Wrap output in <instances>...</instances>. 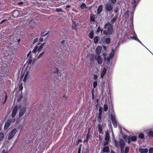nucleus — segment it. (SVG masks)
Segmentation results:
<instances>
[{
    "label": "nucleus",
    "instance_id": "51",
    "mask_svg": "<svg viewBox=\"0 0 153 153\" xmlns=\"http://www.w3.org/2000/svg\"><path fill=\"white\" fill-rule=\"evenodd\" d=\"M81 147L79 146V148L78 149V153H81Z\"/></svg>",
    "mask_w": 153,
    "mask_h": 153
},
{
    "label": "nucleus",
    "instance_id": "31",
    "mask_svg": "<svg viewBox=\"0 0 153 153\" xmlns=\"http://www.w3.org/2000/svg\"><path fill=\"white\" fill-rule=\"evenodd\" d=\"M77 26L76 23L73 22L72 27L74 29H76V27Z\"/></svg>",
    "mask_w": 153,
    "mask_h": 153
},
{
    "label": "nucleus",
    "instance_id": "17",
    "mask_svg": "<svg viewBox=\"0 0 153 153\" xmlns=\"http://www.w3.org/2000/svg\"><path fill=\"white\" fill-rule=\"evenodd\" d=\"M137 139V137L135 136H132L131 137H130L129 139V140L128 141V143H129L131 141H135Z\"/></svg>",
    "mask_w": 153,
    "mask_h": 153
},
{
    "label": "nucleus",
    "instance_id": "64",
    "mask_svg": "<svg viewBox=\"0 0 153 153\" xmlns=\"http://www.w3.org/2000/svg\"><path fill=\"white\" fill-rule=\"evenodd\" d=\"M111 153H115V152L114 151H111Z\"/></svg>",
    "mask_w": 153,
    "mask_h": 153
},
{
    "label": "nucleus",
    "instance_id": "16",
    "mask_svg": "<svg viewBox=\"0 0 153 153\" xmlns=\"http://www.w3.org/2000/svg\"><path fill=\"white\" fill-rule=\"evenodd\" d=\"M62 44L64 46V49L66 48L68 49L69 48V45L68 44V42L66 40H64L61 42Z\"/></svg>",
    "mask_w": 153,
    "mask_h": 153
},
{
    "label": "nucleus",
    "instance_id": "10",
    "mask_svg": "<svg viewBox=\"0 0 153 153\" xmlns=\"http://www.w3.org/2000/svg\"><path fill=\"white\" fill-rule=\"evenodd\" d=\"M95 58L99 64H101L102 63V59L101 56L96 55L95 56Z\"/></svg>",
    "mask_w": 153,
    "mask_h": 153
},
{
    "label": "nucleus",
    "instance_id": "5",
    "mask_svg": "<svg viewBox=\"0 0 153 153\" xmlns=\"http://www.w3.org/2000/svg\"><path fill=\"white\" fill-rule=\"evenodd\" d=\"M29 70L27 68H23L22 70L21 75L22 76L24 77L23 81L25 82L29 77Z\"/></svg>",
    "mask_w": 153,
    "mask_h": 153
},
{
    "label": "nucleus",
    "instance_id": "30",
    "mask_svg": "<svg viewBox=\"0 0 153 153\" xmlns=\"http://www.w3.org/2000/svg\"><path fill=\"white\" fill-rule=\"evenodd\" d=\"M129 136H128V135H125L123 136L124 139L126 140H128V141L129 140Z\"/></svg>",
    "mask_w": 153,
    "mask_h": 153
},
{
    "label": "nucleus",
    "instance_id": "32",
    "mask_svg": "<svg viewBox=\"0 0 153 153\" xmlns=\"http://www.w3.org/2000/svg\"><path fill=\"white\" fill-rule=\"evenodd\" d=\"M104 109L105 111H106L108 110V106L106 104H105L104 106Z\"/></svg>",
    "mask_w": 153,
    "mask_h": 153
},
{
    "label": "nucleus",
    "instance_id": "59",
    "mask_svg": "<svg viewBox=\"0 0 153 153\" xmlns=\"http://www.w3.org/2000/svg\"><path fill=\"white\" fill-rule=\"evenodd\" d=\"M71 6L70 5H68L66 6V8H69Z\"/></svg>",
    "mask_w": 153,
    "mask_h": 153
},
{
    "label": "nucleus",
    "instance_id": "18",
    "mask_svg": "<svg viewBox=\"0 0 153 153\" xmlns=\"http://www.w3.org/2000/svg\"><path fill=\"white\" fill-rule=\"evenodd\" d=\"M102 48V47L100 46H98L97 47L96 49V52L97 54H100Z\"/></svg>",
    "mask_w": 153,
    "mask_h": 153
},
{
    "label": "nucleus",
    "instance_id": "9",
    "mask_svg": "<svg viewBox=\"0 0 153 153\" xmlns=\"http://www.w3.org/2000/svg\"><path fill=\"white\" fill-rule=\"evenodd\" d=\"M16 128L13 129L10 134L8 137V139L10 140L12 138L16 132Z\"/></svg>",
    "mask_w": 153,
    "mask_h": 153
},
{
    "label": "nucleus",
    "instance_id": "49",
    "mask_svg": "<svg viewBox=\"0 0 153 153\" xmlns=\"http://www.w3.org/2000/svg\"><path fill=\"white\" fill-rule=\"evenodd\" d=\"M100 30H101V29H100V27H99L97 30V31L96 32V33L97 34L99 32H100Z\"/></svg>",
    "mask_w": 153,
    "mask_h": 153
},
{
    "label": "nucleus",
    "instance_id": "22",
    "mask_svg": "<svg viewBox=\"0 0 153 153\" xmlns=\"http://www.w3.org/2000/svg\"><path fill=\"white\" fill-rule=\"evenodd\" d=\"M103 150V152H108L109 151V147L108 146H104Z\"/></svg>",
    "mask_w": 153,
    "mask_h": 153
},
{
    "label": "nucleus",
    "instance_id": "15",
    "mask_svg": "<svg viewBox=\"0 0 153 153\" xmlns=\"http://www.w3.org/2000/svg\"><path fill=\"white\" fill-rule=\"evenodd\" d=\"M26 111V108L25 107H24L21 109L20 110L19 113V116L20 117H22L24 114L25 112Z\"/></svg>",
    "mask_w": 153,
    "mask_h": 153
},
{
    "label": "nucleus",
    "instance_id": "33",
    "mask_svg": "<svg viewBox=\"0 0 153 153\" xmlns=\"http://www.w3.org/2000/svg\"><path fill=\"white\" fill-rule=\"evenodd\" d=\"M4 134L3 133L0 132V141L3 139Z\"/></svg>",
    "mask_w": 153,
    "mask_h": 153
},
{
    "label": "nucleus",
    "instance_id": "26",
    "mask_svg": "<svg viewBox=\"0 0 153 153\" xmlns=\"http://www.w3.org/2000/svg\"><path fill=\"white\" fill-rule=\"evenodd\" d=\"M19 14V12L17 10L14 11L13 13V16L14 17H16V16L18 15Z\"/></svg>",
    "mask_w": 153,
    "mask_h": 153
},
{
    "label": "nucleus",
    "instance_id": "11",
    "mask_svg": "<svg viewBox=\"0 0 153 153\" xmlns=\"http://www.w3.org/2000/svg\"><path fill=\"white\" fill-rule=\"evenodd\" d=\"M18 108L19 107L17 106H16L14 107L12 115V116L13 117L15 116Z\"/></svg>",
    "mask_w": 153,
    "mask_h": 153
},
{
    "label": "nucleus",
    "instance_id": "48",
    "mask_svg": "<svg viewBox=\"0 0 153 153\" xmlns=\"http://www.w3.org/2000/svg\"><path fill=\"white\" fill-rule=\"evenodd\" d=\"M89 137V136L88 134L87 137H86V139L85 140V141L86 142H87L88 140V139Z\"/></svg>",
    "mask_w": 153,
    "mask_h": 153
},
{
    "label": "nucleus",
    "instance_id": "25",
    "mask_svg": "<svg viewBox=\"0 0 153 153\" xmlns=\"http://www.w3.org/2000/svg\"><path fill=\"white\" fill-rule=\"evenodd\" d=\"M148 136L149 137H153V131L152 130H150L148 132Z\"/></svg>",
    "mask_w": 153,
    "mask_h": 153
},
{
    "label": "nucleus",
    "instance_id": "58",
    "mask_svg": "<svg viewBox=\"0 0 153 153\" xmlns=\"http://www.w3.org/2000/svg\"><path fill=\"white\" fill-rule=\"evenodd\" d=\"M116 19H117V18H116V19H115L114 18L112 20H111L112 22H113V21H115L116 20Z\"/></svg>",
    "mask_w": 153,
    "mask_h": 153
},
{
    "label": "nucleus",
    "instance_id": "42",
    "mask_svg": "<svg viewBox=\"0 0 153 153\" xmlns=\"http://www.w3.org/2000/svg\"><path fill=\"white\" fill-rule=\"evenodd\" d=\"M56 11L57 12H63L62 8H56Z\"/></svg>",
    "mask_w": 153,
    "mask_h": 153
},
{
    "label": "nucleus",
    "instance_id": "12",
    "mask_svg": "<svg viewBox=\"0 0 153 153\" xmlns=\"http://www.w3.org/2000/svg\"><path fill=\"white\" fill-rule=\"evenodd\" d=\"M132 39H134V40H135L138 42H139L140 43L143 45V44L140 41V40L138 39L137 37V35L135 32H134V36H130Z\"/></svg>",
    "mask_w": 153,
    "mask_h": 153
},
{
    "label": "nucleus",
    "instance_id": "45",
    "mask_svg": "<svg viewBox=\"0 0 153 153\" xmlns=\"http://www.w3.org/2000/svg\"><path fill=\"white\" fill-rule=\"evenodd\" d=\"M48 34V32H47L45 33H41V35L43 36H46Z\"/></svg>",
    "mask_w": 153,
    "mask_h": 153
},
{
    "label": "nucleus",
    "instance_id": "36",
    "mask_svg": "<svg viewBox=\"0 0 153 153\" xmlns=\"http://www.w3.org/2000/svg\"><path fill=\"white\" fill-rule=\"evenodd\" d=\"M139 137L142 139H143L144 138V135L142 133H140L139 134Z\"/></svg>",
    "mask_w": 153,
    "mask_h": 153
},
{
    "label": "nucleus",
    "instance_id": "21",
    "mask_svg": "<svg viewBox=\"0 0 153 153\" xmlns=\"http://www.w3.org/2000/svg\"><path fill=\"white\" fill-rule=\"evenodd\" d=\"M106 72V69L105 68H104L103 70H102V72L101 74L100 77L102 78L105 74Z\"/></svg>",
    "mask_w": 153,
    "mask_h": 153
},
{
    "label": "nucleus",
    "instance_id": "39",
    "mask_svg": "<svg viewBox=\"0 0 153 153\" xmlns=\"http://www.w3.org/2000/svg\"><path fill=\"white\" fill-rule=\"evenodd\" d=\"M99 114L100 115H102V108L101 107H100L99 109Z\"/></svg>",
    "mask_w": 153,
    "mask_h": 153
},
{
    "label": "nucleus",
    "instance_id": "47",
    "mask_svg": "<svg viewBox=\"0 0 153 153\" xmlns=\"http://www.w3.org/2000/svg\"><path fill=\"white\" fill-rule=\"evenodd\" d=\"M93 78L94 79H96L98 78V76L97 75L94 74L93 76Z\"/></svg>",
    "mask_w": 153,
    "mask_h": 153
},
{
    "label": "nucleus",
    "instance_id": "8",
    "mask_svg": "<svg viewBox=\"0 0 153 153\" xmlns=\"http://www.w3.org/2000/svg\"><path fill=\"white\" fill-rule=\"evenodd\" d=\"M111 120L114 127L115 128H117V122L116 120L115 116L113 114H111Z\"/></svg>",
    "mask_w": 153,
    "mask_h": 153
},
{
    "label": "nucleus",
    "instance_id": "57",
    "mask_svg": "<svg viewBox=\"0 0 153 153\" xmlns=\"http://www.w3.org/2000/svg\"><path fill=\"white\" fill-rule=\"evenodd\" d=\"M6 20H3V21H2L0 23V24H1V23H3L5 21H6Z\"/></svg>",
    "mask_w": 153,
    "mask_h": 153
},
{
    "label": "nucleus",
    "instance_id": "43",
    "mask_svg": "<svg viewBox=\"0 0 153 153\" xmlns=\"http://www.w3.org/2000/svg\"><path fill=\"white\" fill-rule=\"evenodd\" d=\"M149 153H153V147L150 148L149 150Z\"/></svg>",
    "mask_w": 153,
    "mask_h": 153
},
{
    "label": "nucleus",
    "instance_id": "28",
    "mask_svg": "<svg viewBox=\"0 0 153 153\" xmlns=\"http://www.w3.org/2000/svg\"><path fill=\"white\" fill-rule=\"evenodd\" d=\"M109 139V134L107 133L106 134L105 140L106 141H108Z\"/></svg>",
    "mask_w": 153,
    "mask_h": 153
},
{
    "label": "nucleus",
    "instance_id": "4",
    "mask_svg": "<svg viewBox=\"0 0 153 153\" xmlns=\"http://www.w3.org/2000/svg\"><path fill=\"white\" fill-rule=\"evenodd\" d=\"M105 30L103 33L105 34H111L113 32L112 25L109 23H107L105 26Z\"/></svg>",
    "mask_w": 153,
    "mask_h": 153
},
{
    "label": "nucleus",
    "instance_id": "53",
    "mask_svg": "<svg viewBox=\"0 0 153 153\" xmlns=\"http://www.w3.org/2000/svg\"><path fill=\"white\" fill-rule=\"evenodd\" d=\"M108 141L105 142H104V146H106L108 145Z\"/></svg>",
    "mask_w": 153,
    "mask_h": 153
},
{
    "label": "nucleus",
    "instance_id": "14",
    "mask_svg": "<svg viewBox=\"0 0 153 153\" xmlns=\"http://www.w3.org/2000/svg\"><path fill=\"white\" fill-rule=\"evenodd\" d=\"M11 121L10 120H7L5 123L4 128V130L7 129L9 126H10L11 123Z\"/></svg>",
    "mask_w": 153,
    "mask_h": 153
},
{
    "label": "nucleus",
    "instance_id": "3",
    "mask_svg": "<svg viewBox=\"0 0 153 153\" xmlns=\"http://www.w3.org/2000/svg\"><path fill=\"white\" fill-rule=\"evenodd\" d=\"M115 146L117 149H121V152L124 151V147L125 145V142L124 140L122 139H120L119 141H117L116 140L114 141Z\"/></svg>",
    "mask_w": 153,
    "mask_h": 153
},
{
    "label": "nucleus",
    "instance_id": "23",
    "mask_svg": "<svg viewBox=\"0 0 153 153\" xmlns=\"http://www.w3.org/2000/svg\"><path fill=\"white\" fill-rule=\"evenodd\" d=\"M102 6L100 5L98 7L97 9V13L100 14L102 11Z\"/></svg>",
    "mask_w": 153,
    "mask_h": 153
},
{
    "label": "nucleus",
    "instance_id": "34",
    "mask_svg": "<svg viewBox=\"0 0 153 153\" xmlns=\"http://www.w3.org/2000/svg\"><path fill=\"white\" fill-rule=\"evenodd\" d=\"M44 52H42L41 53H40L39 55L37 57V58H36V59H38L40 57H41L44 54Z\"/></svg>",
    "mask_w": 153,
    "mask_h": 153
},
{
    "label": "nucleus",
    "instance_id": "24",
    "mask_svg": "<svg viewBox=\"0 0 153 153\" xmlns=\"http://www.w3.org/2000/svg\"><path fill=\"white\" fill-rule=\"evenodd\" d=\"M80 8L82 9H83L84 8H87L85 4L84 3H82L81 4H80Z\"/></svg>",
    "mask_w": 153,
    "mask_h": 153
},
{
    "label": "nucleus",
    "instance_id": "1",
    "mask_svg": "<svg viewBox=\"0 0 153 153\" xmlns=\"http://www.w3.org/2000/svg\"><path fill=\"white\" fill-rule=\"evenodd\" d=\"M103 53L102 55L105 61H107V64L108 66H110L112 63V59L114 56L115 51L114 50H113L112 52L110 53L109 56L107 57V48L105 46H103Z\"/></svg>",
    "mask_w": 153,
    "mask_h": 153
},
{
    "label": "nucleus",
    "instance_id": "41",
    "mask_svg": "<svg viewBox=\"0 0 153 153\" xmlns=\"http://www.w3.org/2000/svg\"><path fill=\"white\" fill-rule=\"evenodd\" d=\"M131 3L132 4L134 5V6H136L137 4L136 0H132Z\"/></svg>",
    "mask_w": 153,
    "mask_h": 153
},
{
    "label": "nucleus",
    "instance_id": "38",
    "mask_svg": "<svg viewBox=\"0 0 153 153\" xmlns=\"http://www.w3.org/2000/svg\"><path fill=\"white\" fill-rule=\"evenodd\" d=\"M94 41L95 43H97L98 42V38L97 37H96L94 38Z\"/></svg>",
    "mask_w": 153,
    "mask_h": 153
},
{
    "label": "nucleus",
    "instance_id": "35",
    "mask_svg": "<svg viewBox=\"0 0 153 153\" xmlns=\"http://www.w3.org/2000/svg\"><path fill=\"white\" fill-rule=\"evenodd\" d=\"M129 147L127 146L125 148V153H128L129 152Z\"/></svg>",
    "mask_w": 153,
    "mask_h": 153
},
{
    "label": "nucleus",
    "instance_id": "37",
    "mask_svg": "<svg viewBox=\"0 0 153 153\" xmlns=\"http://www.w3.org/2000/svg\"><path fill=\"white\" fill-rule=\"evenodd\" d=\"M97 83L96 81H94L93 82V87L94 88H95L97 86Z\"/></svg>",
    "mask_w": 153,
    "mask_h": 153
},
{
    "label": "nucleus",
    "instance_id": "63",
    "mask_svg": "<svg viewBox=\"0 0 153 153\" xmlns=\"http://www.w3.org/2000/svg\"><path fill=\"white\" fill-rule=\"evenodd\" d=\"M72 10H73V11H74L76 12H77V11H76V9H73Z\"/></svg>",
    "mask_w": 153,
    "mask_h": 153
},
{
    "label": "nucleus",
    "instance_id": "20",
    "mask_svg": "<svg viewBox=\"0 0 153 153\" xmlns=\"http://www.w3.org/2000/svg\"><path fill=\"white\" fill-rule=\"evenodd\" d=\"M113 6L110 4H108L106 6V10L108 11H111L112 9Z\"/></svg>",
    "mask_w": 153,
    "mask_h": 153
},
{
    "label": "nucleus",
    "instance_id": "60",
    "mask_svg": "<svg viewBox=\"0 0 153 153\" xmlns=\"http://www.w3.org/2000/svg\"><path fill=\"white\" fill-rule=\"evenodd\" d=\"M19 4H23V2H20L19 3Z\"/></svg>",
    "mask_w": 153,
    "mask_h": 153
},
{
    "label": "nucleus",
    "instance_id": "50",
    "mask_svg": "<svg viewBox=\"0 0 153 153\" xmlns=\"http://www.w3.org/2000/svg\"><path fill=\"white\" fill-rule=\"evenodd\" d=\"M38 40V38H36L33 41V43L36 42Z\"/></svg>",
    "mask_w": 153,
    "mask_h": 153
},
{
    "label": "nucleus",
    "instance_id": "2",
    "mask_svg": "<svg viewBox=\"0 0 153 153\" xmlns=\"http://www.w3.org/2000/svg\"><path fill=\"white\" fill-rule=\"evenodd\" d=\"M44 43H42L41 45H40L39 47L38 46H35L33 51H30L27 55V57L30 56V57L32 59L35 58L36 59L37 56L39 53L42 50Z\"/></svg>",
    "mask_w": 153,
    "mask_h": 153
},
{
    "label": "nucleus",
    "instance_id": "55",
    "mask_svg": "<svg viewBox=\"0 0 153 153\" xmlns=\"http://www.w3.org/2000/svg\"><path fill=\"white\" fill-rule=\"evenodd\" d=\"M1 153H6V150L5 149H3L1 152Z\"/></svg>",
    "mask_w": 153,
    "mask_h": 153
},
{
    "label": "nucleus",
    "instance_id": "40",
    "mask_svg": "<svg viewBox=\"0 0 153 153\" xmlns=\"http://www.w3.org/2000/svg\"><path fill=\"white\" fill-rule=\"evenodd\" d=\"M110 42V39L109 38H106L105 39V42L107 44H109Z\"/></svg>",
    "mask_w": 153,
    "mask_h": 153
},
{
    "label": "nucleus",
    "instance_id": "61",
    "mask_svg": "<svg viewBox=\"0 0 153 153\" xmlns=\"http://www.w3.org/2000/svg\"><path fill=\"white\" fill-rule=\"evenodd\" d=\"M116 0H111L112 2L113 3H114L116 2Z\"/></svg>",
    "mask_w": 153,
    "mask_h": 153
},
{
    "label": "nucleus",
    "instance_id": "62",
    "mask_svg": "<svg viewBox=\"0 0 153 153\" xmlns=\"http://www.w3.org/2000/svg\"><path fill=\"white\" fill-rule=\"evenodd\" d=\"M7 98V95L6 94V96H5V101H4V103H5V102L6 101Z\"/></svg>",
    "mask_w": 153,
    "mask_h": 153
},
{
    "label": "nucleus",
    "instance_id": "29",
    "mask_svg": "<svg viewBox=\"0 0 153 153\" xmlns=\"http://www.w3.org/2000/svg\"><path fill=\"white\" fill-rule=\"evenodd\" d=\"M94 32L93 31H91L89 33V37L91 39L93 38L94 36Z\"/></svg>",
    "mask_w": 153,
    "mask_h": 153
},
{
    "label": "nucleus",
    "instance_id": "44",
    "mask_svg": "<svg viewBox=\"0 0 153 153\" xmlns=\"http://www.w3.org/2000/svg\"><path fill=\"white\" fill-rule=\"evenodd\" d=\"M19 90H22L23 88V87L22 86V84H19Z\"/></svg>",
    "mask_w": 153,
    "mask_h": 153
},
{
    "label": "nucleus",
    "instance_id": "6",
    "mask_svg": "<svg viewBox=\"0 0 153 153\" xmlns=\"http://www.w3.org/2000/svg\"><path fill=\"white\" fill-rule=\"evenodd\" d=\"M65 62L63 61H60V62L59 61L57 62L56 61L54 60L50 62L48 66H55L57 65V66H62L63 65L65 64Z\"/></svg>",
    "mask_w": 153,
    "mask_h": 153
},
{
    "label": "nucleus",
    "instance_id": "27",
    "mask_svg": "<svg viewBox=\"0 0 153 153\" xmlns=\"http://www.w3.org/2000/svg\"><path fill=\"white\" fill-rule=\"evenodd\" d=\"M98 130L100 134H103V132H102V128L101 125H99L98 126Z\"/></svg>",
    "mask_w": 153,
    "mask_h": 153
},
{
    "label": "nucleus",
    "instance_id": "56",
    "mask_svg": "<svg viewBox=\"0 0 153 153\" xmlns=\"http://www.w3.org/2000/svg\"><path fill=\"white\" fill-rule=\"evenodd\" d=\"M114 12H115L116 13H117L118 12V9H116L115 10V11H114Z\"/></svg>",
    "mask_w": 153,
    "mask_h": 153
},
{
    "label": "nucleus",
    "instance_id": "52",
    "mask_svg": "<svg viewBox=\"0 0 153 153\" xmlns=\"http://www.w3.org/2000/svg\"><path fill=\"white\" fill-rule=\"evenodd\" d=\"M102 117L101 116V115H100V114H99V116H98V118L101 120L102 119Z\"/></svg>",
    "mask_w": 153,
    "mask_h": 153
},
{
    "label": "nucleus",
    "instance_id": "13",
    "mask_svg": "<svg viewBox=\"0 0 153 153\" xmlns=\"http://www.w3.org/2000/svg\"><path fill=\"white\" fill-rule=\"evenodd\" d=\"M139 150L140 153H147L148 151V149H143L141 147L139 148Z\"/></svg>",
    "mask_w": 153,
    "mask_h": 153
},
{
    "label": "nucleus",
    "instance_id": "7",
    "mask_svg": "<svg viewBox=\"0 0 153 153\" xmlns=\"http://www.w3.org/2000/svg\"><path fill=\"white\" fill-rule=\"evenodd\" d=\"M55 71H56V72H55V79H56V80L58 81V80L59 79L61 78V76H60L61 74L62 73V71H59L58 69H57V68H55Z\"/></svg>",
    "mask_w": 153,
    "mask_h": 153
},
{
    "label": "nucleus",
    "instance_id": "46",
    "mask_svg": "<svg viewBox=\"0 0 153 153\" xmlns=\"http://www.w3.org/2000/svg\"><path fill=\"white\" fill-rule=\"evenodd\" d=\"M91 21L93 22H95V20L93 17L92 16H91Z\"/></svg>",
    "mask_w": 153,
    "mask_h": 153
},
{
    "label": "nucleus",
    "instance_id": "54",
    "mask_svg": "<svg viewBox=\"0 0 153 153\" xmlns=\"http://www.w3.org/2000/svg\"><path fill=\"white\" fill-rule=\"evenodd\" d=\"M43 38H42V37H41L39 39V41H40L41 42H42L43 41Z\"/></svg>",
    "mask_w": 153,
    "mask_h": 153
},
{
    "label": "nucleus",
    "instance_id": "19",
    "mask_svg": "<svg viewBox=\"0 0 153 153\" xmlns=\"http://www.w3.org/2000/svg\"><path fill=\"white\" fill-rule=\"evenodd\" d=\"M32 61V59H29L27 61L24 67H28L29 65L31 64Z\"/></svg>",
    "mask_w": 153,
    "mask_h": 153
}]
</instances>
